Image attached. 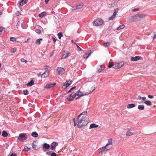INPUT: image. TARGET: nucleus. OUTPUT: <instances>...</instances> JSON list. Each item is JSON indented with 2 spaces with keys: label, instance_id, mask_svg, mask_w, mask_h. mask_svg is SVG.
I'll use <instances>...</instances> for the list:
<instances>
[{
  "label": "nucleus",
  "instance_id": "20",
  "mask_svg": "<svg viewBox=\"0 0 156 156\" xmlns=\"http://www.w3.org/2000/svg\"><path fill=\"white\" fill-rule=\"evenodd\" d=\"M87 111H84L81 113L80 115H79L78 117V118H80L82 116H86V115H87Z\"/></svg>",
  "mask_w": 156,
  "mask_h": 156
},
{
  "label": "nucleus",
  "instance_id": "13",
  "mask_svg": "<svg viewBox=\"0 0 156 156\" xmlns=\"http://www.w3.org/2000/svg\"><path fill=\"white\" fill-rule=\"evenodd\" d=\"M91 54V50H89L86 52L85 54L83 55V57L84 58H87L89 55H90Z\"/></svg>",
  "mask_w": 156,
  "mask_h": 156
},
{
  "label": "nucleus",
  "instance_id": "45",
  "mask_svg": "<svg viewBox=\"0 0 156 156\" xmlns=\"http://www.w3.org/2000/svg\"><path fill=\"white\" fill-rule=\"evenodd\" d=\"M74 43L75 44H76V46L77 48L80 51H82V49H81V48L75 42H74Z\"/></svg>",
  "mask_w": 156,
  "mask_h": 156
},
{
  "label": "nucleus",
  "instance_id": "5",
  "mask_svg": "<svg viewBox=\"0 0 156 156\" xmlns=\"http://www.w3.org/2000/svg\"><path fill=\"white\" fill-rule=\"evenodd\" d=\"M145 15L140 14H137L135 15L136 21H139L141 20L143 18L145 17Z\"/></svg>",
  "mask_w": 156,
  "mask_h": 156
},
{
  "label": "nucleus",
  "instance_id": "53",
  "mask_svg": "<svg viewBox=\"0 0 156 156\" xmlns=\"http://www.w3.org/2000/svg\"><path fill=\"white\" fill-rule=\"evenodd\" d=\"M56 154L55 152H52L51 154V156H56Z\"/></svg>",
  "mask_w": 156,
  "mask_h": 156
},
{
  "label": "nucleus",
  "instance_id": "18",
  "mask_svg": "<svg viewBox=\"0 0 156 156\" xmlns=\"http://www.w3.org/2000/svg\"><path fill=\"white\" fill-rule=\"evenodd\" d=\"M48 71H45L42 74H41V77L44 78H45L48 76Z\"/></svg>",
  "mask_w": 156,
  "mask_h": 156
},
{
  "label": "nucleus",
  "instance_id": "36",
  "mask_svg": "<svg viewBox=\"0 0 156 156\" xmlns=\"http://www.w3.org/2000/svg\"><path fill=\"white\" fill-rule=\"evenodd\" d=\"M17 38H14V37H10V41H13V42H16L17 41Z\"/></svg>",
  "mask_w": 156,
  "mask_h": 156
},
{
  "label": "nucleus",
  "instance_id": "4",
  "mask_svg": "<svg viewBox=\"0 0 156 156\" xmlns=\"http://www.w3.org/2000/svg\"><path fill=\"white\" fill-rule=\"evenodd\" d=\"M95 89V87H93V89L91 91H90L89 92H85L84 91L83 92H82V93H81V94H80V96L77 97L76 98V99H79L82 96H84L90 94Z\"/></svg>",
  "mask_w": 156,
  "mask_h": 156
},
{
  "label": "nucleus",
  "instance_id": "35",
  "mask_svg": "<svg viewBox=\"0 0 156 156\" xmlns=\"http://www.w3.org/2000/svg\"><path fill=\"white\" fill-rule=\"evenodd\" d=\"M21 27L23 29H26L27 28V26L25 23L21 24Z\"/></svg>",
  "mask_w": 156,
  "mask_h": 156
},
{
  "label": "nucleus",
  "instance_id": "29",
  "mask_svg": "<svg viewBox=\"0 0 156 156\" xmlns=\"http://www.w3.org/2000/svg\"><path fill=\"white\" fill-rule=\"evenodd\" d=\"M144 103L147 105L149 106L151 105H152L151 101L148 100L145 101L144 102Z\"/></svg>",
  "mask_w": 156,
  "mask_h": 156
},
{
  "label": "nucleus",
  "instance_id": "42",
  "mask_svg": "<svg viewBox=\"0 0 156 156\" xmlns=\"http://www.w3.org/2000/svg\"><path fill=\"white\" fill-rule=\"evenodd\" d=\"M58 37L59 39H61V37H62L63 36L61 32H60L58 34Z\"/></svg>",
  "mask_w": 156,
  "mask_h": 156
},
{
  "label": "nucleus",
  "instance_id": "48",
  "mask_svg": "<svg viewBox=\"0 0 156 156\" xmlns=\"http://www.w3.org/2000/svg\"><path fill=\"white\" fill-rule=\"evenodd\" d=\"M21 14L20 12V11H17L16 12V15L17 16H19L20 15H21Z\"/></svg>",
  "mask_w": 156,
  "mask_h": 156
},
{
  "label": "nucleus",
  "instance_id": "41",
  "mask_svg": "<svg viewBox=\"0 0 156 156\" xmlns=\"http://www.w3.org/2000/svg\"><path fill=\"white\" fill-rule=\"evenodd\" d=\"M114 65H113V62H109V63L108 65V67L109 68H111L113 66H114Z\"/></svg>",
  "mask_w": 156,
  "mask_h": 156
},
{
  "label": "nucleus",
  "instance_id": "15",
  "mask_svg": "<svg viewBox=\"0 0 156 156\" xmlns=\"http://www.w3.org/2000/svg\"><path fill=\"white\" fill-rule=\"evenodd\" d=\"M127 21L129 23L136 22V21L135 16L130 17V18L128 19Z\"/></svg>",
  "mask_w": 156,
  "mask_h": 156
},
{
  "label": "nucleus",
  "instance_id": "38",
  "mask_svg": "<svg viewBox=\"0 0 156 156\" xmlns=\"http://www.w3.org/2000/svg\"><path fill=\"white\" fill-rule=\"evenodd\" d=\"M81 93L82 92H80V90H78L76 93H75L76 96H78V97L80 96V94H81Z\"/></svg>",
  "mask_w": 156,
  "mask_h": 156
},
{
  "label": "nucleus",
  "instance_id": "52",
  "mask_svg": "<svg viewBox=\"0 0 156 156\" xmlns=\"http://www.w3.org/2000/svg\"><path fill=\"white\" fill-rule=\"evenodd\" d=\"M10 156H17V155L16 154L12 153L10 154Z\"/></svg>",
  "mask_w": 156,
  "mask_h": 156
},
{
  "label": "nucleus",
  "instance_id": "51",
  "mask_svg": "<svg viewBox=\"0 0 156 156\" xmlns=\"http://www.w3.org/2000/svg\"><path fill=\"white\" fill-rule=\"evenodd\" d=\"M139 8H136V9H133L132 11L133 12H135L137 11H138L139 10Z\"/></svg>",
  "mask_w": 156,
  "mask_h": 156
},
{
  "label": "nucleus",
  "instance_id": "49",
  "mask_svg": "<svg viewBox=\"0 0 156 156\" xmlns=\"http://www.w3.org/2000/svg\"><path fill=\"white\" fill-rule=\"evenodd\" d=\"M115 3H112L111 4H109V7H113L115 5Z\"/></svg>",
  "mask_w": 156,
  "mask_h": 156
},
{
  "label": "nucleus",
  "instance_id": "62",
  "mask_svg": "<svg viewBox=\"0 0 156 156\" xmlns=\"http://www.w3.org/2000/svg\"><path fill=\"white\" fill-rule=\"evenodd\" d=\"M49 0H45V2L46 3H47Z\"/></svg>",
  "mask_w": 156,
  "mask_h": 156
},
{
  "label": "nucleus",
  "instance_id": "59",
  "mask_svg": "<svg viewBox=\"0 0 156 156\" xmlns=\"http://www.w3.org/2000/svg\"><path fill=\"white\" fill-rule=\"evenodd\" d=\"M102 70V69H98V72H101Z\"/></svg>",
  "mask_w": 156,
  "mask_h": 156
},
{
  "label": "nucleus",
  "instance_id": "22",
  "mask_svg": "<svg viewBox=\"0 0 156 156\" xmlns=\"http://www.w3.org/2000/svg\"><path fill=\"white\" fill-rule=\"evenodd\" d=\"M83 5H76L75 7H73V8H74V9L73 10H74L75 9H81L82 6Z\"/></svg>",
  "mask_w": 156,
  "mask_h": 156
},
{
  "label": "nucleus",
  "instance_id": "50",
  "mask_svg": "<svg viewBox=\"0 0 156 156\" xmlns=\"http://www.w3.org/2000/svg\"><path fill=\"white\" fill-rule=\"evenodd\" d=\"M20 60L22 62H27V61L23 58H22Z\"/></svg>",
  "mask_w": 156,
  "mask_h": 156
},
{
  "label": "nucleus",
  "instance_id": "9",
  "mask_svg": "<svg viewBox=\"0 0 156 156\" xmlns=\"http://www.w3.org/2000/svg\"><path fill=\"white\" fill-rule=\"evenodd\" d=\"M72 83V81L71 80H69L68 81H66V82L64 83V85L62 87L63 89H65L67 87L69 86L71 83Z\"/></svg>",
  "mask_w": 156,
  "mask_h": 156
},
{
  "label": "nucleus",
  "instance_id": "57",
  "mask_svg": "<svg viewBox=\"0 0 156 156\" xmlns=\"http://www.w3.org/2000/svg\"><path fill=\"white\" fill-rule=\"evenodd\" d=\"M73 122H74V126H76V123H75V119H74V118H73Z\"/></svg>",
  "mask_w": 156,
  "mask_h": 156
},
{
  "label": "nucleus",
  "instance_id": "21",
  "mask_svg": "<svg viewBox=\"0 0 156 156\" xmlns=\"http://www.w3.org/2000/svg\"><path fill=\"white\" fill-rule=\"evenodd\" d=\"M50 147V145L47 143H44L43 144V148L46 149H48Z\"/></svg>",
  "mask_w": 156,
  "mask_h": 156
},
{
  "label": "nucleus",
  "instance_id": "32",
  "mask_svg": "<svg viewBox=\"0 0 156 156\" xmlns=\"http://www.w3.org/2000/svg\"><path fill=\"white\" fill-rule=\"evenodd\" d=\"M42 40V38H39L37 39L35 41V43L37 44H40L41 43V41Z\"/></svg>",
  "mask_w": 156,
  "mask_h": 156
},
{
  "label": "nucleus",
  "instance_id": "28",
  "mask_svg": "<svg viewBox=\"0 0 156 156\" xmlns=\"http://www.w3.org/2000/svg\"><path fill=\"white\" fill-rule=\"evenodd\" d=\"M31 136L34 137H37L38 136V133L36 132H34L31 133Z\"/></svg>",
  "mask_w": 156,
  "mask_h": 156
},
{
  "label": "nucleus",
  "instance_id": "24",
  "mask_svg": "<svg viewBox=\"0 0 156 156\" xmlns=\"http://www.w3.org/2000/svg\"><path fill=\"white\" fill-rule=\"evenodd\" d=\"M135 106V105L133 104H128L127 106L128 108H133Z\"/></svg>",
  "mask_w": 156,
  "mask_h": 156
},
{
  "label": "nucleus",
  "instance_id": "23",
  "mask_svg": "<svg viewBox=\"0 0 156 156\" xmlns=\"http://www.w3.org/2000/svg\"><path fill=\"white\" fill-rule=\"evenodd\" d=\"M98 126V125L95 124L93 123L90 125L89 129H90L93 128H96Z\"/></svg>",
  "mask_w": 156,
  "mask_h": 156
},
{
  "label": "nucleus",
  "instance_id": "56",
  "mask_svg": "<svg viewBox=\"0 0 156 156\" xmlns=\"http://www.w3.org/2000/svg\"><path fill=\"white\" fill-rule=\"evenodd\" d=\"M20 21L19 20L18 22H17V24L16 25V26H19V25H20Z\"/></svg>",
  "mask_w": 156,
  "mask_h": 156
},
{
  "label": "nucleus",
  "instance_id": "37",
  "mask_svg": "<svg viewBox=\"0 0 156 156\" xmlns=\"http://www.w3.org/2000/svg\"><path fill=\"white\" fill-rule=\"evenodd\" d=\"M32 148L34 150L37 149H38V148L37 146L34 144V143H33L32 144Z\"/></svg>",
  "mask_w": 156,
  "mask_h": 156
},
{
  "label": "nucleus",
  "instance_id": "16",
  "mask_svg": "<svg viewBox=\"0 0 156 156\" xmlns=\"http://www.w3.org/2000/svg\"><path fill=\"white\" fill-rule=\"evenodd\" d=\"M70 52H67L66 53L64 54L62 56L61 59H66L70 55Z\"/></svg>",
  "mask_w": 156,
  "mask_h": 156
},
{
  "label": "nucleus",
  "instance_id": "6",
  "mask_svg": "<svg viewBox=\"0 0 156 156\" xmlns=\"http://www.w3.org/2000/svg\"><path fill=\"white\" fill-rule=\"evenodd\" d=\"M18 139L21 141H24L27 139L26 134L25 133H20L19 134Z\"/></svg>",
  "mask_w": 156,
  "mask_h": 156
},
{
  "label": "nucleus",
  "instance_id": "10",
  "mask_svg": "<svg viewBox=\"0 0 156 156\" xmlns=\"http://www.w3.org/2000/svg\"><path fill=\"white\" fill-rule=\"evenodd\" d=\"M75 93L73 94V93L71 94L69 96H68L67 98V100L69 101H73L74 98L76 97V95Z\"/></svg>",
  "mask_w": 156,
  "mask_h": 156
},
{
  "label": "nucleus",
  "instance_id": "1",
  "mask_svg": "<svg viewBox=\"0 0 156 156\" xmlns=\"http://www.w3.org/2000/svg\"><path fill=\"white\" fill-rule=\"evenodd\" d=\"M89 116L87 115L82 116L81 117L78 118L77 119V126L80 128L87 125L89 121Z\"/></svg>",
  "mask_w": 156,
  "mask_h": 156
},
{
  "label": "nucleus",
  "instance_id": "46",
  "mask_svg": "<svg viewBox=\"0 0 156 156\" xmlns=\"http://www.w3.org/2000/svg\"><path fill=\"white\" fill-rule=\"evenodd\" d=\"M138 98H139L140 99H142L144 101H145L146 99V98L145 97H142L140 96H139Z\"/></svg>",
  "mask_w": 156,
  "mask_h": 156
},
{
  "label": "nucleus",
  "instance_id": "44",
  "mask_svg": "<svg viewBox=\"0 0 156 156\" xmlns=\"http://www.w3.org/2000/svg\"><path fill=\"white\" fill-rule=\"evenodd\" d=\"M35 31L38 34H40L41 33V30L38 28H37L35 30Z\"/></svg>",
  "mask_w": 156,
  "mask_h": 156
},
{
  "label": "nucleus",
  "instance_id": "11",
  "mask_svg": "<svg viewBox=\"0 0 156 156\" xmlns=\"http://www.w3.org/2000/svg\"><path fill=\"white\" fill-rule=\"evenodd\" d=\"M58 73L59 75H62L65 72V70L63 68L60 67H58L57 69Z\"/></svg>",
  "mask_w": 156,
  "mask_h": 156
},
{
  "label": "nucleus",
  "instance_id": "7",
  "mask_svg": "<svg viewBox=\"0 0 156 156\" xmlns=\"http://www.w3.org/2000/svg\"><path fill=\"white\" fill-rule=\"evenodd\" d=\"M124 63L122 62L116 63L113 67L115 69H119L121 68L124 65Z\"/></svg>",
  "mask_w": 156,
  "mask_h": 156
},
{
  "label": "nucleus",
  "instance_id": "34",
  "mask_svg": "<svg viewBox=\"0 0 156 156\" xmlns=\"http://www.w3.org/2000/svg\"><path fill=\"white\" fill-rule=\"evenodd\" d=\"M138 109L139 110H144V106L143 105H139L138 106Z\"/></svg>",
  "mask_w": 156,
  "mask_h": 156
},
{
  "label": "nucleus",
  "instance_id": "30",
  "mask_svg": "<svg viewBox=\"0 0 156 156\" xmlns=\"http://www.w3.org/2000/svg\"><path fill=\"white\" fill-rule=\"evenodd\" d=\"M110 42H107L103 43V45L104 47H106L109 46L110 45Z\"/></svg>",
  "mask_w": 156,
  "mask_h": 156
},
{
  "label": "nucleus",
  "instance_id": "64",
  "mask_svg": "<svg viewBox=\"0 0 156 156\" xmlns=\"http://www.w3.org/2000/svg\"><path fill=\"white\" fill-rule=\"evenodd\" d=\"M41 76V73H39V74L38 75V76Z\"/></svg>",
  "mask_w": 156,
  "mask_h": 156
},
{
  "label": "nucleus",
  "instance_id": "63",
  "mask_svg": "<svg viewBox=\"0 0 156 156\" xmlns=\"http://www.w3.org/2000/svg\"><path fill=\"white\" fill-rule=\"evenodd\" d=\"M71 41H72V42L73 44H74V41H73V40H71Z\"/></svg>",
  "mask_w": 156,
  "mask_h": 156
},
{
  "label": "nucleus",
  "instance_id": "43",
  "mask_svg": "<svg viewBox=\"0 0 156 156\" xmlns=\"http://www.w3.org/2000/svg\"><path fill=\"white\" fill-rule=\"evenodd\" d=\"M23 94L25 95H27L28 94V91L27 90H23Z\"/></svg>",
  "mask_w": 156,
  "mask_h": 156
},
{
  "label": "nucleus",
  "instance_id": "31",
  "mask_svg": "<svg viewBox=\"0 0 156 156\" xmlns=\"http://www.w3.org/2000/svg\"><path fill=\"white\" fill-rule=\"evenodd\" d=\"M125 27V25L124 24H122V25H121L119 27L117 28V30H119L121 29H123Z\"/></svg>",
  "mask_w": 156,
  "mask_h": 156
},
{
  "label": "nucleus",
  "instance_id": "54",
  "mask_svg": "<svg viewBox=\"0 0 156 156\" xmlns=\"http://www.w3.org/2000/svg\"><path fill=\"white\" fill-rule=\"evenodd\" d=\"M3 28L2 27H0V34H1L3 31Z\"/></svg>",
  "mask_w": 156,
  "mask_h": 156
},
{
  "label": "nucleus",
  "instance_id": "12",
  "mask_svg": "<svg viewBox=\"0 0 156 156\" xmlns=\"http://www.w3.org/2000/svg\"><path fill=\"white\" fill-rule=\"evenodd\" d=\"M56 84V83H49L47 84H46L44 88H50L52 87H54V86Z\"/></svg>",
  "mask_w": 156,
  "mask_h": 156
},
{
  "label": "nucleus",
  "instance_id": "61",
  "mask_svg": "<svg viewBox=\"0 0 156 156\" xmlns=\"http://www.w3.org/2000/svg\"><path fill=\"white\" fill-rule=\"evenodd\" d=\"M45 70L46 71H48V68L46 67L44 68Z\"/></svg>",
  "mask_w": 156,
  "mask_h": 156
},
{
  "label": "nucleus",
  "instance_id": "39",
  "mask_svg": "<svg viewBox=\"0 0 156 156\" xmlns=\"http://www.w3.org/2000/svg\"><path fill=\"white\" fill-rule=\"evenodd\" d=\"M17 48H14L11 49V53H14L17 50Z\"/></svg>",
  "mask_w": 156,
  "mask_h": 156
},
{
  "label": "nucleus",
  "instance_id": "14",
  "mask_svg": "<svg viewBox=\"0 0 156 156\" xmlns=\"http://www.w3.org/2000/svg\"><path fill=\"white\" fill-rule=\"evenodd\" d=\"M58 145L57 142H53L51 143V149L52 150H53Z\"/></svg>",
  "mask_w": 156,
  "mask_h": 156
},
{
  "label": "nucleus",
  "instance_id": "27",
  "mask_svg": "<svg viewBox=\"0 0 156 156\" xmlns=\"http://www.w3.org/2000/svg\"><path fill=\"white\" fill-rule=\"evenodd\" d=\"M34 81L33 80H31L27 84V85L29 86H32L34 84Z\"/></svg>",
  "mask_w": 156,
  "mask_h": 156
},
{
  "label": "nucleus",
  "instance_id": "2",
  "mask_svg": "<svg viewBox=\"0 0 156 156\" xmlns=\"http://www.w3.org/2000/svg\"><path fill=\"white\" fill-rule=\"evenodd\" d=\"M112 138L109 139L108 140V143L105 147H102L101 151L99 153V155H100L105 150L106 151H107L112 148V146L111 145L112 143Z\"/></svg>",
  "mask_w": 156,
  "mask_h": 156
},
{
  "label": "nucleus",
  "instance_id": "55",
  "mask_svg": "<svg viewBox=\"0 0 156 156\" xmlns=\"http://www.w3.org/2000/svg\"><path fill=\"white\" fill-rule=\"evenodd\" d=\"M148 97L149 98H151V99H152V98H154V96H153L151 95H148Z\"/></svg>",
  "mask_w": 156,
  "mask_h": 156
},
{
  "label": "nucleus",
  "instance_id": "58",
  "mask_svg": "<svg viewBox=\"0 0 156 156\" xmlns=\"http://www.w3.org/2000/svg\"><path fill=\"white\" fill-rule=\"evenodd\" d=\"M51 153V151H48V152H46V154L48 155H49Z\"/></svg>",
  "mask_w": 156,
  "mask_h": 156
},
{
  "label": "nucleus",
  "instance_id": "19",
  "mask_svg": "<svg viewBox=\"0 0 156 156\" xmlns=\"http://www.w3.org/2000/svg\"><path fill=\"white\" fill-rule=\"evenodd\" d=\"M28 0H22L21 2H19V4L20 5L22 6L23 5L26 3L27 2Z\"/></svg>",
  "mask_w": 156,
  "mask_h": 156
},
{
  "label": "nucleus",
  "instance_id": "3",
  "mask_svg": "<svg viewBox=\"0 0 156 156\" xmlns=\"http://www.w3.org/2000/svg\"><path fill=\"white\" fill-rule=\"evenodd\" d=\"M104 20L100 18H97L93 22V25L95 26L101 25L104 23Z\"/></svg>",
  "mask_w": 156,
  "mask_h": 156
},
{
  "label": "nucleus",
  "instance_id": "60",
  "mask_svg": "<svg viewBox=\"0 0 156 156\" xmlns=\"http://www.w3.org/2000/svg\"><path fill=\"white\" fill-rule=\"evenodd\" d=\"M52 39H53V40L54 42H56V39H55V38L54 37H53Z\"/></svg>",
  "mask_w": 156,
  "mask_h": 156
},
{
  "label": "nucleus",
  "instance_id": "47",
  "mask_svg": "<svg viewBox=\"0 0 156 156\" xmlns=\"http://www.w3.org/2000/svg\"><path fill=\"white\" fill-rule=\"evenodd\" d=\"M76 88V87L74 86L73 87H72V88H71V89L68 92V93H69V92H71L72 90H73V89H75Z\"/></svg>",
  "mask_w": 156,
  "mask_h": 156
},
{
  "label": "nucleus",
  "instance_id": "8",
  "mask_svg": "<svg viewBox=\"0 0 156 156\" xmlns=\"http://www.w3.org/2000/svg\"><path fill=\"white\" fill-rule=\"evenodd\" d=\"M119 10L118 8H117L116 9H114V13L110 17L108 18V19L110 20H113L115 17L116 13L118 12V11Z\"/></svg>",
  "mask_w": 156,
  "mask_h": 156
},
{
  "label": "nucleus",
  "instance_id": "25",
  "mask_svg": "<svg viewBox=\"0 0 156 156\" xmlns=\"http://www.w3.org/2000/svg\"><path fill=\"white\" fill-rule=\"evenodd\" d=\"M46 15V13L45 12H41L40 14H39L38 16L39 17H43L44 16Z\"/></svg>",
  "mask_w": 156,
  "mask_h": 156
},
{
  "label": "nucleus",
  "instance_id": "17",
  "mask_svg": "<svg viewBox=\"0 0 156 156\" xmlns=\"http://www.w3.org/2000/svg\"><path fill=\"white\" fill-rule=\"evenodd\" d=\"M140 59V57L139 56H136L135 57H131V60L132 61H136Z\"/></svg>",
  "mask_w": 156,
  "mask_h": 156
},
{
  "label": "nucleus",
  "instance_id": "33",
  "mask_svg": "<svg viewBox=\"0 0 156 156\" xmlns=\"http://www.w3.org/2000/svg\"><path fill=\"white\" fill-rule=\"evenodd\" d=\"M126 136H131L133 135V133L132 132H130V131H127L126 133Z\"/></svg>",
  "mask_w": 156,
  "mask_h": 156
},
{
  "label": "nucleus",
  "instance_id": "40",
  "mask_svg": "<svg viewBox=\"0 0 156 156\" xmlns=\"http://www.w3.org/2000/svg\"><path fill=\"white\" fill-rule=\"evenodd\" d=\"M30 150V148H28L27 146H25L24 147L23 150L25 151H28L29 150Z\"/></svg>",
  "mask_w": 156,
  "mask_h": 156
},
{
  "label": "nucleus",
  "instance_id": "26",
  "mask_svg": "<svg viewBox=\"0 0 156 156\" xmlns=\"http://www.w3.org/2000/svg\"><path fill=\"white\" fill-rule=\"evenodd\" d=\"M8 133L5 131H3L2 132V136L3 137H6L8 136Z\"/></svg>",
  "mask_w": 156,
  "mask_h": 156
}]
</instances>
